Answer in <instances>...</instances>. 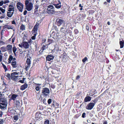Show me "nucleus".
<instances>
[{"instance_id":"nucleus-56","label":"nucleus","mask_w":124,"mask_h":124,"mask_svg":"<svg viewBox=\"0 0 124 124\" xmlns=\"http://www.w3.org/2000/svg\"><path fill=\"white\" fill-rule=\"evenodd\" d=\"M19 46L20 47H21V48H22V47H23V45H21V44H19Z\"/></svg>"},{"instance_id":"nucleus-22","label":"nucleus","mask_w":124,"mask_h":124,"mask_svg":"<svg viewBox=\"0 0 124 124\" xmlns=\"http://www.w3.org/2000/svg\"><path fill=\"white\" fill-rule=\"evenodd\" d=\"M56 8L59 9L61 7V2L58 3L57 5H54Z\"/></svg>"},{"instance_id":"nucleus-38","label":"nucleus","mask_w":124,"mask_h":124,"mask_svg":"<svg viewBox=\"0 0 124 124\" xmlns=\"http://www.w3.org/2000/svg\"><path fill=\"white\" fill-rule=\"evenodd\" d=\"M18 73L16 72H13L11 73V75H18Z\"/></svg>"},{"instance_id":"nucleus-13","label":"nucleus","mask_w":124,"mask_h":124,"mask_svg":"<svg viewBox=\"0 0 124 124\" xmlns=\"http://www.w3.org/2000/svg\"><path fill=\"white\" fill-rule=\"evenodd\" d=\"M41 84H36L35 89L37 91H39L40 90V89L41 88L40 86Z\"/></svg>"},{"instance_id":"nucleus-1","label":"nucleus","mask_w":124,"mask_h":124,"mask_svg":"<svg viewBox=\"0 0 124 124\" xmlns=\"http://www.w3.org/2000/svg\"><path fill=\"white\" fill-rule=\"evenodd\" d=\"M7 100L4 98L0 99V108L2 110L6 109L7 105Z\"/></svg>"},{"instance_id":"nucleus-17","label":"nucleus","mask_w":124,"mask_h":124,"mask_svg":"<svg viewBox=\"0 0 124 124\" xmlns=\"http://www.w3.org/2000/svg\"><path fill=\"white\" fill-rule=\"evenodd\" d=\"M91 97L89 96H87L85 97L84 99V101L86 102L90 101L91 100Z\"/></svg>"},{"instance_id":"nucleus-54","label":"nucleus","mask_w":124,"mask_h":124,"mask_svg":"<svg viewBox=\"0 0 124 124\" xmlns=\"http://www.w3.org/2000/svg\"><path fill=\"white\" fill-rule=\"evenodd\" d=\"M12 23L13 24H16V23L15 21L14 20L12 22Z\"/></svg>"},{"instance_id":"nucleus-43","label":"nucleus","mask_w":124,"mask_h":124,"mask_svg":"<svg viewBox=\"0 0 124 124\" xmlns=\"http://www.w3.org/2000/svg\"><path fill=\"white\" fill-rule=\"evenodd\" d=\"M74 31L75 34H77L78 33V31L77 29L75 30Z\"/></svg>"},{"instance_id":"nucleus-28","label":"nucleus","mask_w":124,"mask_h":124,"mask_svg":"<svg viewBox=\"0 0 124 124\" xmlns=\"http://www.w3.org/2000/svg\"><path fill=\"white\" fill-rule=\"evenodd\" d=\"M52 8H54L53 5H50L47 7V10Z\"/></svg>"},{"instance_id":"nucleus-24","label":"nucleus","mask_w":124,"mask_h":124,"mask_svg":"<svg viewBox=\"0 0 124 124\" xmlns=\"http://www.w3.org/2000/svg\"><path fill=\"white\" fill-rule=\"evenodd\" d=\"M66 28L65 26L63 25L62 27H61V31L62 32H64L66 31Z\"/></svg>"},{"instance_id":"nucleus-6","label":"nucleus","mask_w":124,"mask_h":124,"mask_svg":"<svg viewBox=\"0 0 124 124\" xmlns=\"http://www.w3.org/2000/svg\"><path fill=\"white\" fill-rule=\"evenodd\" d=\"M57 22V24L59 26H60L61 24H62L63 25H64V21L62 19H57L56 20Z\"/></svg>"},{"instance_id":"nucleus-63","label":"nucleus","mask_w":124,"mask_h":124,"mask_svg":"<svg viewBox=\"0 0 124 124\" xmlns=\"http://www.w3.org/2000/svg\"><path fill=\"white\" fill-rule=\"evenodd\" d=\"M108 2V3H110V0H106Z\"/></svg>"},{"instance_id":"nucleus-32","label":"nucleus","mask_w":124,"mask_h":124,"mask_svg":"<svg viewBox=\"0 0 124 124\" xmlns=\"http://www.w3.org/2000/svg\"><path fill=\"white\" fill-rule=\"evenodd\" d=\"M39 21L37 22L36 23V24L35 26L34 29H37V27L39 26Z\"/></svg>"},{"instance_id":"nucleus-33","label":"nucleus","mask_w":124,"mask_h":124,"mask_svg":"<svg viewBox=\"0 0 124 124\" xmlns=\"http://www.w3.org/2000/svg\"><path fill=\"white\" fill-rule=\"evenodd\" d=\"M5 76L7 77L8 79H10V74L9 73H7L5 74Z\"/></svg>"},{"instance_id":"nucleus-37","label":"nucleus","mask_w":124,"mask_h":124,"mask_svg":"<svg viewBox=\"0 0 124 124\" xmlns=\"http://www.w3.org/2000/svg\"><path fill=\"white\" fill-rule=\"evenodd\" d=\"M14 119L15 120H17L18 119V116H14L13 117Z\"/></svg>"},{"instance_id":"nucleus-30","label":"nucleus","mask_w":124,"mask_h":124,"mask_svg":"<svg viewBox=\"0 0 124 124\" xmlns=\"http://www.w3.org/2000/svg\"><path fill=\"white\" fill-rule=\"evenodd\" d=\"M47 46L46 45H43L42 47L41 50L42 51L46 49L47 48Z\"/></svg>"},{"instance_id":"nucleus-51","label":"nucleus","mask_w":124,"mask_h":124,"mask_svg":"<svg viewBox=\"0 0 124 124\" xmlns=\"http://www.w3.org/2000/svg\"><path fill=\"white\" fill-rule=\"evenodd\" d=\"M80 77L79 75H78L76 78V79L78 80L79 78Z\"/></svg>"},{"instance_id":"nucleus-35","label":"nucleus","mask_w":124,"mask_h":124,"mask_svg":"<svg viewBox=\"0 0 124 124\" xmlns=\"http://www.w3.org/2000/svg\"><path fill=\"white\" fill-rule=\"evenodd\" d=\"M1 49L2 51L3 52H5V51H6V48L5 47H2L1 48Z\"/></svg>"},{"instance_id":"nucleus-15","label":"nucleus","mask_w":124,"mask_h":124,"mask_svg":"<svg viewBox=\"0 0 124 124\" xmlns=\"http://www.w3.org/2000/svg\"><path fill=\"white\" fill-rule=\"evenodd\" d=\"M27 85L26 84H25L21 86L20 89L21 90H23L27 88Z\"/></svg>"},{"instance_id":"nucleus-12","label":"nucleus","mask_w":124,"mask_h":124,"mask_svg":"<svg viewBox=\"0 0 124 124\" xmlns=\"http://www.w3.org/2000/svg\"><path fill=\"white\" fill-rule=\"evenodd\" d=\"M54 57L53 56L51 55H48L46 57V60L50 61L52 60L53 59Z\"/></svg>"},{"instance_id":"nucleus-53","label":"nucleus","mask_w":124,"mask_h":124,"mask_svg":"<svg viewBox=\"0 0 124 124\" xmlns=\"http://www.w3.org/2000/svg\"><path fill=\"white\" fill-rule=\"evenodd\" d=\"M24 81L23 80H19V82L22 83H23L24 82Z\"/></svg>"},{"instance_id":"nucleus-49","label":"nucleus","mask_w":124,"mask_h":124,"mask_svg":"<svg viewBox=\"0 0 124 124\" xmlns=\"http://www.w3.org/2000/svg\"><path fill=\"white\" fill-rule=\"evenodd\" d=\"M27 13V11L26 10L25 11L23 12V15H26Z\"/></svg>"},{"instance_id":"nucleus-47","label":"nucleus","mask_w":124,"mask_h":124,"mask_svg":"<svg viewBox=\"0 0 124 124\" xmlns=\"http://www.w3.org/2000/svg\"><path fill=\"white\" fill-rule=\"evenodd\" d=\"M46 41V40L45 39H42V42L43 43H44Z\"/></svg>"},{"instance_id":"nucleus-41","label":"nucleus","mask_w":124,"mask_h":124,"mask_svg":"<svg viewBox=\"0 0 124 124\" xmlns=\"http://www.w3.org/2000/svg\"><path fill=\"white\" fill-rule=\"evenodd\" d=\"M51 101L52 100L50 99H49L47 101L48 103V104H50L51 103Z\"/></svg>"},{"instance_id":"nucleus-2","label":"nucleus","mask_w":124,"mask_h":124,"mask_svg":"<svg viewBox=\"0 0 124 124\" xmlns=\"http://www.w3.org/2000/svg\"><path fill=\"white\" fill-rule=\"evenodd\" d=\"M26 7V9L28 11L31 10L32 9L33 7V4L31 3H29L28 0H26L25 3Z\"/></svg>"},{"instance_id":"nucleus-14","label":"nucleus","mask_w":124,"mask_h":124,"mask_svg":"<svg viewBox=\"0 0 124 124\" xmlns=\"http://www.w3.org/2000/svg\"><path fill=\"white\" fill-rule=\"evenodd\" d=\"M14 9L13 6L10 5L9 6L8 11L9 12L13 11V12L14 11Z\"/></svg>"},{"instance_id":"nucleus-55","label":"nucleus","mask_w":124,"mask_h":124,"mask_svg":"<svg viewBox=\"0 0 124 124\" xmlns=\"http://www.w3.org/2000/svg\"><path fill=\"white\" fill-rule=\"evenodd\" d=\"M3 114V113L1 111H0V117H1Z\"/></svg>"},{"instance_id":"nucleus-21","label":"nucleus","mask_w":124,"mask_h":124,"mask_svg":"<svg viewBox=\"0 0 124 124\" xmlns=\"http://www.w3.org/2000/svg\"><path fill=\"white\" fill-rule=\"evenodd\" d=\"M12 61L11 63V65L14 68H15L17 67L16 61Z\"/></svg>"},{"instance_id":"nucleus-20","label":"nucleus","mask_w":124,"mask_h":124,"mask_svg":"<svg viewBox=\"0 0 124 124\" xmlns=\"http://www.w3.org/2000/svg\"><path fill=\"white\" fill-rule=\"evenodd\" d=\"M18 96V95L16 94H13L11 98V100H13V101L15 100L16 98Z\"/></svg>"},{"instance_id":"nucleus-60","label":"nucleus","mask_w":124,"mask_h":124,"mask_svg":"<svg viewBox=\"0 0 124 124\" xmlns=\"http://www.w3.org/2000/svg\"><path fill=\"white\" fill-rule=\"evenodd\" d=\"M8 29H12L13 28H12L11 27H8Z\"/></svg>"},{"instance_id":"nucleus-64","label":"nucleus","mask_w":124,"mask_h":124,"mask_svg":"<svg viewBox=\"0 0 124 124\" xmlns=\"http://www.w3.org/2000/svg\"><path fill=\"white\" fill-rule=\"evenodd\" d=\"M104 4L105 5H106L107 4V3L106 1H105L104 2Z\"/></svg>"},{"instance_id":"nucleus-8","label":"nucleus","mask_w":124,"mask_h":124,"mask_svg":"<svg viewBox=\"0 0 124 124\" xmlns=\"http://www.w3.org/2000/svg\"><path fill=\"white\" fill-rule=\"evenodd\" d=\"M54 9V8H52L47 10V12L48 14H54L57 13L58 12L55 11Z\"/></svg>"},{"instance_id":"nucleus-23","label":"nucleus","mask_w":124,"mask_h":124,"mask_svg":"<svg viewBox=\"0 0 124 124\" xmlns=\"http://www.w3.org/2000/svg\"><path fill=\"white\" fill-rule=\"evenodd\" d=\"M120 47L121 48H122L124 46V41H122L120 40Z\"/></svg>"},{"instance_id":"nucleus-3","label":"nucleus","mask_w":124,"mask_h":124,"mask_svg":"<svg viewBox=\"0 0 124 124\" xmlns=\"http://www.w3.org/2000/svg\"><path fill=\"white\" fill-rule=\"evenodd\" d=\"M6 10L5 8L0 7V15L2 14V16L0 17V19L4 18L5 16Z\"/></svg>"},{"instance_id":"nucleus-25","label":"nucleus","mask_w":124,"mask_h":124,"mask_svg":"<svg viewBox=\"0 0 124 124\" xmlns=\"http://www.w3.org/2000/svg\"><path fill=\"white\" fill-rule=\"evenodd\" d=\"M13 57L11 55H10L9 56V58L8 59V62L9 63H10L11 62V61L12 60Z\"/></svg>"},{"instance_id":"nucleus-9","label":"nucleus","mask_w":124,"mask_h":124,"mask_svg":"<svg viewBox=\"0 0 124 124\" xmlns=\"http://www.w3.org/2000/svg\"><path fill=\"white\" fill-rule=\"evenodd\" d=\"M94 105V103L93 102L90 103L88 104L87 106L86 107V108L87 109L91 110L93 108Z\"/></svg>"},{"instance_id":"nucleus-44","label":"nucleus","mask_w":124,"mask_h":124,"mask_svg":"<svg viewBox=\"0 0 124 124\" xmlns=\"http://www.w3.org/2000/svg\"><path fill=\"white\" fill-rule=\"evenodd\" d=\"M4 2L3 1H1L0 2V6H2Z\"/></svg>"},{"instance_id":"nucleus-62","label":"nucleus","mask_w":124,"mask_h":124,"mask_svg":"<svg viewBox=\"0 0 124 124\" xmlns=\"http://www.w3.org/2000/svg\"><path fill=\"white\" fill-rule=\"evenodd\" d=\"M16 60V58H13V60H13L12 61H15Z\"/></svg>"},{"instance_id":"nucleus-5","label":"nucleus","mask_w":124,"mask_h":124,"mask_svg":"<svg viewBox=\"0 0 124 124\" xmlns=\"http://www.w3.org/2000/svg\"><path fill=\"white\" fill-rule=\"evenodd\" d=\"M17 7L19 11L22 12L23 8V5L20 2H18L17 4Z\"/></svg>"},{"instance_id":"nucleus-45","label":"nucleus","mask_w":124,"mask_h":124,"mask_svg":"<svg viewBox=\"0 0 124 124\" xmlns=\"http://www.w3.org/2000/svg\"><path fill=\"white\" fill-rule=\"evenodd\" d=\"M85 113H83L82 115V117L83 118H84L85 116Z\"/></svg>"},{"instance_id":"nucleus-58","label":"nucleus","mask_w":124,"mask_h":124,"mask_svg":"<svg viewBox=\"0 0 124 124\" xmlns=\"http://www.w3.org/2000/svg\"><path fill=\"white\" fill-rule=\"evenodd\" d=\"M4 98L3 96H2V95L1 94H0V99H1V98Z\"/></svg>"},{"instance_id":"nucleus-29","label":"nucleus","mask_w":124,"mask_h":124,"mask_svg":"<svg viewBox=\"0 0 124 124\" xmlns=\"http://www.w3.org/2000/svg\"><path fill=\"white\" fill-rule=\"evenodd\" d=\"M25 27L24 25L23 24H22L21 25L20 27V30H25Z\"/></svg>"},{"instance_id":"nucleus-57","label":"nucleus","mask_w":124,"mask_h":124,"mask_svg":"<svg viewBox=\"0 0 124 124\" xmlns=\"http://www.w3.org/2000/svg\"><path fill=\"white\" fill-rule=\"evenodd\" d=\"M15 40V38H13L12 40V42H13L14 41V40Z\"/></svg>"},{"instance_id":"nucleus-27","label":"nucleus","mask_w":124,"mask_h":124,"mask_svg":"<svg viewBox=\"0 0 124 124\" xmlns=\"http://www.w3.org/2000/svg\"><path fill=\"white\" fill-rule=\"evenodd\" d=\"M16 47L14 46L13 48V51L15 55H16Z\"/></svg>"},{"instance_id":"nucleus-40","label":"nucleus","mask_w":124,"mask_h":124,"mask_svg":"<svg viewBox=\"0 0 124 124\" xmlns=\"http://www.w3.org/2000/svg\"><path fill=\"white\" fill-rule=\"evenodd\" d=\"M36 35L34 34V35L31 37V39L32 40H35L36 38Z\"/></svg>"},{"instance_id":"nucleus-46","label":"nucleus","mask_w":124,"mask_h":124,"mask_svg":"<svg viewBox=\"0 0 124 124\" xmlns=\"http://www.w3.org/2000/svg\"><path fill=\"white\" fill-rule=\"evenodd\" d=\"M28 43H32V40L31 39H30L28 40Z\"/></svg>"},{"instance_id":"nucleus-61","label":"nucleus","mask_w":124,"mask_h":124,"mask_svg":"<svg viewBox=\"0 0 124 124\" xmlns=\"http://www.w3.org/2000/svg\"><path fill=\"white\" fill-rule=\"evenodd\" d=\"M107 122L106 121H104L103 123V124H107Z\"/></svg>"},{"instance_id":"nucleus-52","label":"nucleus","mask_w":124,"mask_h":124,"mask_svg":"<svg viewBox=\"0 0 124 124\" xmlns=\"http://www.w3.org/2000/svg\"><path fill=\"white\" fill-rule=\"evenodd\" d=\"M5 87L6 88L3 90H4L6 92L8 90V89L6 86H5Z\"/></svg>"},{"instance_id":"nucleus-10","label":"nucleus","mask_w":124,"mask_h":124,"mask_svg":"<svg viewBox=\"0 0 124 124\" xmlns=\"http://www.w3.org/2000/svg\"><path fill=\"white\" fill-rule=\"evenodd\" d=\"M12 46L11 45H8L7 46V49L9 53L12 52Z\"/></svg>"},{"instance_id":"nucleus-19","label":"nucleus","mask_w":124,"mask_h":124,"mask_svg":"<svg viewBox=\"0 0 124 124\" xmlns=\"http://www.w3.org/2000/svg\"><path fill=\"white\" fill-rule=\"evenodd\" d=\"M60 2V0H53L52 2L54 5H57V4Z\"/></svg>"},{"instance_id":"nucleus-16","label":"nucleus","mask_w":124,"mask_h":124,"mask_svg":"<svg viewBox=\"0 0 124 124\" xmlns=\"http://www.w3.org/2000/svg\"><path fill=\"white\" fill-rule=\"evenodd\" d=\"M10 77L11 79L13 80H16V79L18 77V76H16V75H11Z\"/></svg>"},{"instance_id":"nucleus-31","label":"nucleus","mask_w":124,"mask_h":124,"mask_svg":"<svg viewBox=\"0 0 124 124\" xmlns=\"http://www.w3.org/2000/svg\"><path fill=\"white\" fill-rule=\"evenodd\" d=\"M2 65L3 68L5 69V71H6L8 70L6 66L2 63Z\"/></svg>"},{"instance_id":"nucleus-48","label":"nucleus","mask_w":124,"mask_h":124,"mask_svg":"<svg viewBox=\"0 0 124 124\" xmlns=\"http://www.w3.org/2000/svg\"><path fill=\"white\" fill-rule=\"evenodd\" d=\"M86 29L88 31H89V27L87 25L86 26Z\"/></svg>"},{"instance_id":"nucleus-59","label":"nucleus","mask_w":124,"mask_h":124,"mask_svg":"<svg viewBox=\"0 0 124 124\" xmlns=\"http://www.w3.org/2000/svg\"><path fill=\"white\" fill-rule=\"evenodd\" d=\"M92 101H93V102H94V103H96V100H93Z\"/></svg>"},{"instance_id":"nucleus-26","label":"nucleus","mask_w":124,"mask_h":124,"mask_svg":"<svg viewBox=\"0 0 124 124\" xmlns=\"http://www.w3.org/2000/svg\"><path fill=\"white\" fill-rule=\"evenodd\" d=\"M13 13V12H8L7 16L9 17H11L12 16Z\"/></svg>"},{"instance_id":"nucleus-11","label":"nucleus","mask_w":124,"mask_h":124,"mask_svg":"<svg viewBox=\"0 0 124 124\" xmlns=\"http://www.w3.org/2000/svg\"><path fill=\"white\" fill-rule=\"evenodd\" d=\"M23 47L25 48H28L29 47V45L28 43L25 41L23 42L22 43Z\"/></svg>"},{"instance_id":"nucleus-34","label":"nucleus","mask_w":124,"mask_h":124,"mask_svg":"<svg viewBox=\"0 0 124 124\" xmlns=\"http://www.w3.org/2000/svg\"><path fill=\"white\" fill-rule=\"evenodd\" d=\"M54 107H56V106H58L59 105V104L55 102L54 104H53Z\"/></svg>"},{"instance_id":"nucleus-39","label":"nucleus","mask_w":124,"mask_h":124,"mask_svg":"<svg viewBox=\"0 0 124 124\" xmlns=\"http://www.w3.org/2000/svg\"><path fill=\"white\" fill-rule=\"evenodd\" d=\"M49 121L48 120H46L44 122V124H49Z\"/></svg>"},{"instance_id":"nucleus-4","label":"nucleus","mask_w":124,"mask_h":124,"mask_svg":"<svg viewBox=\"0 0 124 124\" xmlns=\"http://www.w3.org/2000/svg\"><path fill=\"white\" fill-rule=\"evenodd\" d=\"M42 91V94H44L45 96H47L48 94L50 92L49 89L46 88H43Z\"/></svg>"},{"instance_id":"nucleus-18","label":"nucleus","mask_w":124,"mask_h":124,"mask_svg":"<svg viewBox=\"0 0 124 124\" xmlns=\"http://www.w3.org/2000/svg\"><path fill=\"white\" fill-rule=\"evenodd\" d=\"M41 114H40L37 113L36 114L35 117L37 118L38 119H41L42 117L41 116Z\"/></svg>"},{"instance_id":"nucleus-50","label":"nucleus","mask_w":124,"mask_h":124,"mask_svg":"<svg viewBox=\"0 0 124 124\" xmlns=\"http://www.w3.org/2000/svg\"><path fill=\"white\" fill-rule=\"evenodd\" d=\"M38 8V6L37 5H35V10H37V9Z\"/></svg>"},{"instance_id":"nucleus-7","label":"nucleus","mask_w":124,"mask_h":124,"mask_svg":"<svg viewBox=\"0 0 124 124\" xmlns=\"http://www.w3.org/2000/svg\"><path fill=\"white\" fill-rule=\"evenodd\" d=\"M26 63L27 65L26 66L25 69L27 70L28 69L30 66L31 64V61L30 59L29 58H27L26 60Z\"/></svg>"},{"instance_id":"nucleus-36","label":"nucleus","mask_w":124,"mask_h":124,"mask_svg":"<svg viewBox=\"0 0 124 124\" xmlns=\"http://www.w3.org/2000/svg\"><path fill=\"white\" fill-rule=\"evenodd\" d=\"M87 58L86 57L83 59L82 61L83 62H84L87 60Z\"/></svg>"},{"instance_id":"nucleus-42","label":"nucleus","mask_w":124,"mask_h":124,"mask_svg":"<svg viewBox=\"0 0 124 124\" xmlns=\"http://www.w3.org/2000/svg\"><path fill=\"white\" fill-rule=\"evenodd\" d=\"M4 121L3 119H1L0 121V124H3L4 123Z\"/></svg>"}]
</instances>
